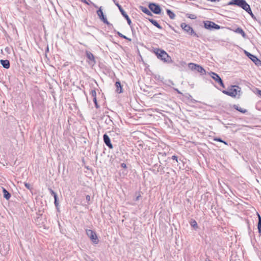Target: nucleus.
Returning <instances> with one entry per match:
<instances>
[{"mask_svg": "<svg viewBox=\"0 0 261 261\" xmlns=\"http://www.w3.org/2000/svg\"><path fill=\"white\" fill-rule=\"evenodd\" d=\"M186 16H187L188 18H190V19H196V15H194V14H187L186 15Z\"/></svg>", "mask_w": 261, "mask_h": 261, "instance_id": "cd10ccee", "label": "nucleus"}, {"mask_svg": "<svg viewBox=\"0 0 261 261\" xmlns=\"http://www.w3.org/2000/svg\"><path fill=\"white\" fill-rule=\"evenodd\" d=\"M235 87L240 89V88L239 86L234 85L231 86V88L227 90H223L222 92L227 95L230 96L232 97H235L238 94V92H240V90H238L237 89L234 88Z\"/></svg>", "mask_w": 261, "mask_h": 261, "instance_id": "f03ea898", "label": "nucleus"}, {"mask_svg": "<svg viewBox=\"0 0 261 261\" xmlns=\"http://www.w3.org/2000/svg\"><path fill=\"white\" fill-rule=\"evenodd\" d=\"M166 11H167V14L168 15V16H169V17L171 19H174L175 18V15L174 14V13L172 11H171L169 9H167Z\"/></svg>", "mask_w": 261, "mask_h": 261, "instance_id": "393cba45", "label": "nucleus"}, {"mask_svg": "<svg viewBox=\"0 0 261 261\" xmlns=\"http://www.w3.org/2000/svg\"><path fill=\"white\" fill-rule=\"evenodd\" d=\"M90 94L93 98H96V92L95 89H91L90 92Z\"/></svg>", "mask_w": 261, "mask_h": 261, "instance_id": "bb28decb", "label": "nucleus"}, {"mask_svg": "<svg viewBox=\"0 0 261 261\" xmlns=\"http://www.w3.org/2000/svg\"><path fill=\"white\" fill-rule=\"evenodd\" d=\"M176 91L178 92V93H180V92L178 90H176Z\"/></svg>", "mask_w": 261, "mask_h": 261, "instance_id": "3c124183", "label": "nucleus"}, {"mask_svg": "<svg viewBox=\"0 0 261 261\" xmlns=\"http://www.w3.org/2000/svg\"><path fill=\"white\" fill-rule=\"evenodd\" d=\"M86 234L90 239L93 244H97L99 242L97 236L95 232L91 229H87Z\"/></svg>", "mask_w": 261, "mask_h": 261, "instance_id": "423d86ee", "label": "nucleus"}, {"mask_svg": "<svg viewBox=\"0 0 261 261\" xmlns=\"http://www.w3.org/2000/svg\"><path fill=\"white\" fill-rule=\"evenodd\" d=\"M90 4H91L93 6V7H95V8H98V6H97L96 5H95V4L93 3L92 2H90Z\"/></svg>", "mask_w": 261, "mask_h": 261, "instance_id": "ea45409f", "label": "nucleus"}, {"mask_svg": "<svg viewBox=\"0 0 261 261\" xmlns=\"http://www.w3.org/2000/svg\"><path fill=\"white\" fill-rule=\"evenodd\" d=\"M114 2L115 3V5L117 6L121 14L127 20V23L130 26V28H132V21L129 18L128 15L126 14V13L125 12V11L123 9L121 5L119 4V3L117 2H116L115 0H113Z\"/></svg>", "mask_w": 261, "mask_h": 261, "instance_id": "0eeeda50", "label": "nucleus"}, {"mask_svg": "<svg viewBox=\"0 0 261 261\" xmlns=\"http://www.w3.org/2000/svg\"><path fill=\"white\" fill-rule=\"evenodd\" d=\"M228 5H235L238 6L246 11L253 19L256 17L252 13L250 5L245 0H231L227 4Z\"/></svg>", "mask_w": 261, "mask_h": 261, "instance_id": "f257e3e1", "label": "nucleus"}, {"mask_svg": "<svg viewBox=\"0 0 261 261\" xmlns=\"http://www.w3.org/2000/svg\"><path fill=\"white\" fill-rule=\"evenodd\" d=\"M90 199H91L90 196L89 195H87L86 197V199L88 202L90 200Z\"/></svg>", "mask_w": 261, "mask_h": 261, "instance_id": "e433bc0d", "label": "nucleus"}, {"mask_svg": "<svg viewBox=\"0 0 261 261\" xmlns=\"http://www.w3.org/2000/svg\"><path fill=\"white\" fill-rule=\"evenodd\" d=\"M257 215L258 217L257 229L258 232L261 233V217L258 213H257Z\"/></svg>", "mask_w": 261, "mask_h": 261, "instance_id": "412c9836", "label": "nucleus"}, {"mask_svg": "<svg viewBox=\"0 0 261 261\" xmlns=\"http://www.w3.org/2000/svg\"><path fill=\"white\" fill-rule=\"evenodd\" d=\"M153 76L156 81H158L159 82H162L163 77L160 74L158 73H153Z\"/></svg>", "mask_w": 261, "mask_h": 261, "instance_id": "5701e85b", "label": "nucleus"}, {"mask_svg": "<svg viewBox=\"0 0 261 261\" xmlns=\"http://www.w3.org/2000/svg\"><path fill=\"white\" fill-rule=\"evenodd\" d=\"M150 50L154 53L158 59L163 60V49L153 46L150 47Z\"/></svg>", "mask_w": 261, "mask_h": 261, "instance_id": "6e6552de", "label": "nucleus"}, {"mask_svg": "<svg viewBox=\"0 0 261 261\" xmlns=\"http://www.w3.org/2000/svg\"><path fill=\"white\" fill-rule=\"evenodd\" d=\"M214 140L216 141L220 142H223V140L220 138H215L214 139Z\"/></svg>", "mask_w": 261, "mask_h": 261, "instance_id": "72a5a7b5", "label": "nucleus"}, {"mask_svg": "<svg viewBox=\"0 0 261 261\" xmlns=\"http://www.w3.org/2000/svg\"><path fill=\"white\" fill-rule=\"evenodd\" d=\"M0 63L3 67L6 69H9L10 67V61L8 60H1Z\"/></svg>", "mask_w": 261, "mask_h": 261, "instance_id": "dca6fc26", "label": "nucleus"}, {"mask_svg": "<svg viewBox=\"0 0 261 261\" xmlns=\"http://www.w3.org/2000/svg\"><path fill=\"white\" fill-rule=\"evenodd\" d=\"M168 181L169 182H173V179L172 177L171 178V179H168Z\"/></svg>", "mask_w": 261, "mask_h": 261, "instance_id": "37998d69", "label": "nucleus"}, {"mask_svg": "<svg viewBox=\"0 0 261 261\" xmlns=\"http://www.w3.org/2000/svg\"><path fill=\"white\" fill-rule=\"evenodd\" d=\"M190 225L191 226H192L194 228H198V225L196 222V221L194 220H191L190 222Z\"/></svg>", "mask_w": 261, "mask_h": 261, "instance_id": "a878e982", "label": "nucleus"}, {"mask_svg": "<svg viewBox=\"0 0 261 261\" xmlns=\"http://www.w3.org/2000/svg\"><path fill=\"white\" fill-rule=\"evenodd\" d=\"M115 32H116L117 34L121 38H123L124 39L125 36V35H123L122 34H121V33H120L118 31H115Z\"/></svg>", "mask_w": 261, "mask_h": 261, "instance_id": "c756f323", "label": "nucleus"}, {"mask_svg": "<svg viewBox=\"0 0 261 261\" xmlns=\"http://www.w3.org/2000/svg\"><path fill=\"white\" fill-rule=\"evenodd\" d=\"M81 2H82L83 3H84L86 4H87V5H89L90 4H89V3L88 1H87L86 0H81Z\"/></svg>", "mask_w": 261, "mask_h": 261, "instance_id": "58836bf2", "label": "nucleus"}, {"mask_svg": "<svg viewBox=\"0 0 261 261\" xmlns=\"http://www.w3.org/2000/svg\"><path fill=\"white\" fill-rule=\"evenodd\" d=\"M148 8L151 12L155 14H159L161 13L162 9L161 7L159 5L156 3H149L148 5Z\"/></svg>", "mask_w": 261, "mask_h": 261, "instance_id": "9d476101", "label": "nucleus"}, {"mask_svg": "<svg viewBox=\"0 0 261 261\" xmlns=\"http://www.w3.org/2000/svg\"><path fill=\"white\" fill-rule=\"evenodd\" d=\"M106 123L108 124H110L111 123H113L112 120L108 117V119L106 120Z\"/></svg>", "mask_w": 261, "mask_h": 261, "instance_id": "473e14b6", "label": "nucleus"}, {"mask_svg": "<svg viewBox=\"0 0 261 261\" xmlns=\"http://www.w3.org/2000/svg\"><path fill=\"white\" fill-rule=\"evenodd\" d=\"M222 143H223L224 144H225V145H228V143L227 142L225 141H223V142H222Z\"/></svg>", "mask_w": 261, "mask_h": 261, "instance_id": "8fccbe9b", "label": "nucleus"}, {"mask_svg": "<svg viewBox=\"0 0 261 261\" xmlns=\"http://www.w3.org/2000/svg\"><path fill=\"white\" fill-rule=\"evenodd\" d=\"M124 39H126V40H128L129 41H131V39H130V38H129L127 37L126 36H125V38H124Z\"/></svg>", "mask_w": 261, "mask_h": 261, "instance_id": "a18cd8bd", "label": "nucleus"}, {"mask_svg": "<svg viewBox=\"0 0 261 261\" xmlns=\"http://www.w3.org/2000/svg\"><path fill=\"white\" fill-rule=\"evenodd\" d=\"M181 28L188 34L190 35L199 37V36L196 33L193 28L191 27L189 24H187L186 23H181L180 24Z\"/></svg>", "mask_w": 261, "mask_h": 261, "instance_id": "39448f33", "label": "nucleus"}, {"mask_svg": "<svg viewBox=\"0 0 261 261\" xmlns=\"http://www.w3.org/2000/svg\"><path fill=\"white\" fill-rule=\"evenodd\" d=\"M2 189L4 197L6 199L9 200L11 197V194L5 188H2Z\"/></svg>", "mask_w": 261, "mask_h": 261, "instance_id": "a211bd4d", "label": "nucleus"}, {"mask_svg": "<svg viewBox=\"0 0 261 261\" xmlns=\"http://www.w3.org/2000/svg\"><path fill=\"white\" fill-rule=\"evenodd\" d=\"M93 102H94V103L95 104V106L96 108L98 109L99 108V106L98 105V104L97 103V99L96 98H93Z\"/></svg>", "mask_w": 261, "mask_h": 261, "instance_id": "7c9ffc66", "label": "nucleus"}, {"mask_svg": "<svg viewBox=\"0 0 261 261\" xmlns=\"http://www.w3.org/2000/svg\"><path fill=\"white\" fill-rule=\"evenodd\" d=\"M167 174H170V173L169 172H167V174L164 175V177L167 176ZM164 179H165L166 180V179H167V177H166V178L164 177Z\"/></svg>", "mask_w": 261, "mask_h": 261, "instance_id": "de8ad7c7", "label": "nucleus"}, {"mask_svg": "<svg viewBox=\"0 0 261 261\" xmlns=\"http://www.w3.org/2000/svg\"><path fill=\"white\" fill-rule=\"evenodd\" d=\"M96 13L100 20L105 24H107L109 27H113V24L108 21L106 17L104 15L102 10V7H100L98 10H97Z\"/></svg>", "mask_w": 261, "mask_h": 261, "instance_id": "20e7f679", "label": "nucleus"}, {"mask_svg": "<svg viewBox=\"0 0 261 261\" xmlns=\"http://www.w3.org/2000/svg\"><path fill=\"white\" fill-rule=\"evenodd\" d=\"M257 93H258L259 95H261V90H257Z\"/></svg>", "mask_w": 261, "mask_h": 261, "instance_id": "09e8293b", "label": "nucleus"}, {"mask_svg": "<svg viewBox=\"0 0 261 261\" xmlns=\"http://www.w3.org/2000/svg\"><path fill=\"white\" fill-rule=\"evenodd\" d=\"M140 196H140V195H139L138 196H137L136 197V198L135 200H136V201H138V200L139 199V197H140Z\"/></svg>", "mask_w": 261, "mask_h": 261, "instance_id": "79ce46f5", "label": "nucleus"}, {"mask_svg": "<svg viewBox=\"0 0 261 261\" xmlns=\"http://www.w3.org/2000/svg\"><path fill=\"white\" fill-rule=\"evenodd\" d=\"M130 28H131V30H132V33H133V34H134L135 33L134 29H133V28L132 27Z\"/></svg>", "mask_w": 261, "mask_h": 261, "instance_id": "49530a36", "label": "nucleus"}, {"mask_svg": "<svg viewBox=\"0 0 261 261\" xmlns=\"http://www.w3.org/2000/svg\"><path fill=\"white\" fill-rule=\"evenodd\" d=\"M103 142L105 144L110 148L112 149L113 146L111 142V139L107 134H105L103 136Z\"/></svg>", "mask_w": 261, "mask_h": 261, "instance_id": "4468645a", "label": "nucleus"}, {"mask_svg": "<svg viewBox=\"0 0 261 261\" xmlns=\"http://www.w3.org/2000/svg\"><path fill=\"white\" fill-rule=\"evenodd\" d=\"M172 62L171 58L164 51V62L171 63Z\"/></svg>", "mask_w": 261, "mask_h": 261, "instance_id": "aec40b11", "label": "nucleus"}, {"mask_svg": "<svg viewBox=\"0 0 261 261\" xmlns=\"http://www.w3.org/2000/svg\"><path fill=\"white\" fill-rule=\"evenodd\" d=\"M168 159H172L174 161H175L176 162H177V156L176 155H172L171 158L168 157Z\"/></svg>", "mask_w": 261, "mask_h": 261, "instance_id": "2f4dec72", "label": "nucleus"}, {"mask_svg": "<svg viewBox=\"0 0 261 261\" xmlns=\"http://www.w3.org/2000/svg\"><path fill=\"white\" fill-rule=\"evenodd\" d=\"M121 167L122 168H124V169H125V168H127V167H126V165L125 163H121Z\"/></svg>", "mask_w": 261, "mask_h": 261, "instance_id": "4c0bfd02", "label": "nucleus"}, {"mask_svg": "<svg viewBox=\"0 0 261 261\" xmlns=\"http://www.w3.org/2000/svg\"><path fill=\"white\" fill-rule=\"evenodd\" d=\"M54 203H55V206L57 207L59 205L58 200V199L55 200Z\"/></svg>", "mask_w": 261, "mask_h": 261, "instance_id": "c9c22d12", "label": "nucleus"}, {"mask_svg": "<svg viewBox=\"0 0 261 261\" xmlns=\"http://www.w3.org/2000/svg\"><path fill=\"white\" fill-rule=\"evenodd\" d=\"M24 186L28 189L30 190H31L32 189V187H31V185L29 183L25 182Z\"/></svg>", "mask_w": 261, "mask_h": 261, "instance_id": "c85d7f7f", "label": "nucleus"}, {"mask_svg": "<svg viewBox=\"0 0 261 261\" xmlns=\"http://www.w3.org/2000/svg\"><path fill=\"white\" fill-rule=\"evenodd\" d=\"M139 9L146 15L149 16H152V14L150 12V10L148 9L147 8L140 6L139 7Z\"/></svg>", "mask_w": 261, "mask_h": 261, "instance_id": "f3484780", "label": "nucleus"}, {"mask_svg": "<svg viewBox=\"0 0 261 261\" xmlns=\"http://www.w3.org/2000/svg\"><path fill=\"white\" fill-rule=\"evenodd\" d=\"M49 192H50V194H51L52 196H53V195H54L55 194H56V193L54 190H53L51 189H50V188H49Z\"/></svg>", "mask_w": 261, "mask_h": 261, "instance_id": "f704fd0d", "label": "nucleus"}, {"mask_svg": "<svg viewBox=\"0 0 261 261\" xmlns=\"http://www.w3.org/2000/svg\"><path fill=\"white\" fill-rule=\"evenodd\" d=\"M209 74L211 75V77L213 80H214L216 82H217L221 86H222L224 88H225V86L222 80L218 74L211 71V72L209 73Z\"/></svg>", "mask_w": 261, "mask_h": 261, "instance_id": "9b49d317", "label": "nucleus"}, {"mask_svg": "<svg viewBox=\"0 0 261 261\" xmlns=\"http://www.w3.org/2000/svg\"><path fill=\"white\" fill-rule=\"evenodd\" d=\"M204 27L206 29L212 30L213 29L219 30L220 29V26L216 24L215 22L211 21H204Z\"/></svg>", "mask_w": 261, "mask_h": 261, "instance_id": "1a4fd4ad", "label": "nucleus"}, {"mask_svg": "<svg viewBox=\"0 0 261 261\" xmlns=\"http://www.w3.org/2000/svg\"><path fill=\"white\" fill-rule=\"evenodd\" d=\"M167 119H168V118H167ZM164 124H167V120H166V118L164 117Z\"/></svg>", "mask_w": 261, "mask_h": 261, "instance_id": "c03bdc74", "label": "nucleus"}, {"mask_svg": "<svg viewBox=\"0 0 261 261\" xmlns=\"http://www.w3.org/2000/svg\"><path fill=\"white\" fill-rule=\"evenodd\" d=\"M149 21L154 26L157 27L159 29H161L162 27L161 25L157 22L156 20L153 19H149Z\"/></svg>", "mask_w": 261, "mask_h": 261, "instance_id": "4be33fe9", "label": "nucleus"}, {"mask_svg": "<svg viewBox=\"0 0 261 261\" xmlns=\"http://www.w3.org/2000/svg\"><path fill=\"white\" fill-rule=\"evenodd\" d=\"M188 67L192 70L197 71L201 75H204L206 73L205 69L199 65L191 63L188 64Z\"/></svg>", "mask_w": 261, "mask_h": 261, "instance_id": "7ed1b4c3", "label": "nucleus"}, {"mask_svg": "<svg viewBox=\"0 0 261 261\" xmlns=\"http://www.w3.org/2000/svg\"><path fill=\"white\" fill-rule=\"evenodd\" d=\"M235 32L237 33L240 34L244 38H245L246 36V33L243 31V30L241 28H238Z\"/></svg>", "mask_w": 261, "mask_h": 261, "instance_id": "b1692460", "label": "nucleus"}, {"mask_svg": "<svg viewBox=\"0 0 261 261\" xmlns=\"http://www.w3.org/2000/svg\"><path fill=\"white\" fill-rule=\"evenodd\" d=\"M245 54L247 56V57L252 60V61L254 63V64L257 66L261 65V61L259 59H258L256 56L245 51Z\"/></svg>", "mask_w": 261, "mask_h": 261, "instance_id": "f8f14e48", "label": "nucleus"}, {"mask_svg": "<svg viewBox=\"0 0 261 261\" xmlns=\"http://www.w3.org/2000/svg\"><path fill=\"white\" fill-rule=\"evenodd\" d=\"M116 89V92L118 93H121L123 92L122 87L119 81H116L115 84Z\"/></svg>", "mask_w": 261, "mask_h": 261, "instance_id": "2eb2a0df", "label": "nucleus"}, {"mask_svg": "<svg viewBox=\"0 0 261 261\" xmlns=\"http://www.w3.org/2000/svg\"><path fill=\"white\" fill-rule=\"evenodd\" d=\"M86 56L90 60L89 64L93 66L96 63V61L93 54L89 51H86Z\"/></svg>", "mask_w": 261, "mask_h": 261, "instance_id": "ddd939ff", "label": "nucleus"}, {"mask_svg": "<svg viewBox=\"0 0 261 261\" xmlns=\"http://www.w3.org/2000/svg\"><path fill=\"white\" fill-rule=\"evenodd\" d=\"M53 197L55 200L58 199V195L57 193L53 195Z\"/></svg>", "mask_w": 261, "mask_h": 261, "instance_id": "a19ab883", "label": "nucleus"}, {"mask_svg": "<svg viewBox=\"0 0 261 261\" xmlns=\"http://www.w3.org/2000/svg\"><path fill=\"white\" fill-rule=\"evenodd\" d=\"M233 108L235 110H237V111H239L240 112H241L242 113H243V114H244V113H246L247 112V110L243 109V108H241L238 105H234L233 106Z\"/></svg>", "mask_w": 261, "mask_h": 261, "instance_id": "6ab92c4d", "label": "nucleus"}]
</instances>
